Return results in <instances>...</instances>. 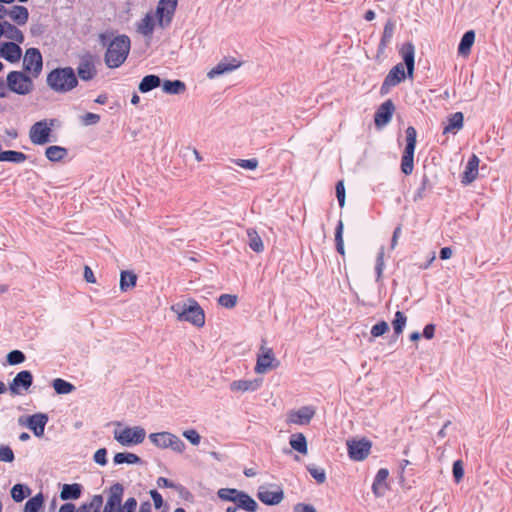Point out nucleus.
<instances>
[{
	"label": "nucleus",
	"instance_id": "obj_55",
	"mask_svg": "<svg viewBox=\"0 0 512 512\" xmlns=\"http://www.w3.org/2000/svg\"><path fill=\"white\" fill-rule=\"evenodd\" d=\"M14 458V453L9 446H0V461L10 463Z\"/></svg>",
	"mask_w": 512,
	"mask_h": 512
},
{
	"label": "nucleus",
	"instance_id": "obj_16",
	"mask_svg": "<svg viewBox=\"0 0 512 512\" xmlns=\"http://www.w3.org/2000/svg\"><path fill=\"white\" fill-rule=\"evenodd\" d=\"M315 415V408L303 406L297 410H291L287 414V423L294 425H307Z\"/></svg>",
	"mask_w": 512,
	"mask_h": 512
},
{
	"label": "nucleus",
	"instance_id": "obj_29",
	"mask_svg": "<svg viewBox=\"0 0 512 512\" xmlns=\"http://www.w3.org/2000/svg\"><path fill=\"white\" fill-rule=\"evenodd\" d=\"M83 487L81 484H63L60 491L61 500H77L82 495Z\"/></svg>",
	"mask_w": 512,
	"mask_h": 512
},
{
	"label": "nucleus",
	"instance_id": "obj_51",
	"mask_svg": "<svg viewBox=\"0 0 512 512\" xmlns=\"http://www.w3.org/2000/svg\"><path fill=\"white\" fill-rule=\"evenodd\" d=\"M218 303L225 308H233L237 304V296L231 294H222L218 298Z\"/></svg>",
	"mask_w": 512,
	"mask_h": 512
},
{
	"label": "nucleus",
	"instance_id": "obj_54",
	"mask_svg": "<svg viewBox=\"0 0 512 512\" xmlns=\"http://www.w3.org/2000/svg\"><path fill=\"white\" fill-rule=\"evenodd\" d=\"M308 471L311 474V476L318 482V483H324L326 480V474L325 471L321 468H317L314 466H309Z\"/></svg>",
	"mask_w": 512,
	"mask_h": 512
},
{
	"label": "nucleus",
	"instance_id": "obj_2",
	"mask_svg": "<svg viewBox=\"0 0 512 512\" xmlns=\"http://www.w3.org/2000/svg\"><path fill=\"white\" fill-rule=\"evenodd\" d=\"M131 47L130 38L126 35H118L107 44L105 64L109 68L120 67L127 59Z\"/></svg>",
	"mask_w": 512,
	"mask_h": 512
},
{
	"label": "nucleus",
	"instance_id": "obj_1",
	"mask_svg": "<svg viewBox=\"0 0 512 512\" xmlns=\"http://www.w3.org/2000/svg\"><path fill=\"white\" fill-rule=\"evenodd\" d=\"M403 63L396 64L385 77L381 94H387L392 87L401 83L406 77L412 79L415 68V47L411 42L404 43L400 49Z\"/></svg>",
	"mask_w": 512,
	"mask_h": 512
},
{
	"label": "nucleus",
	"instance_id": "obj_5",
	"mask_svg": "<svg viewBox=\"0 0 512 512\" xmlns=\"http://www.w3.org/2000/svg\"><path fill=\"white\" fill-rule=\"evenodd\" d=\"M218 497L223 501L235 503L238 509L254 512L257 509L256 501L247 493L233 488H221L217 492Z\"/></svg>",
	"mask_w": 512,
	"mask_h": 512
},
{
	"label": "nucleus",
	"instance_id": "obj_61",
	"mask_svg": "<svg viewBox=\"0 0 512 512\" xmlns=\"http://www.w3.org/2000/svg\"><path fill=\"white\" fill-rule=\"evenodd\" d=\"M157 486L159 488H174L176 490L182 489L181 485H177L171 480L165 478V477H159L157 479Z\"/></svg>",
	"mask_w": 512,
	"mask_h": 512
},
{
	"label": "nucleus",
	"instance_id": "obj_58",
	"mask_svg": "<svg viewBox=\"0 0 512 512\" xmlns=\"http://www.w3.org/2000/svg\"><path fill=\"white\" fill-rule=\"evenodd\" d=\"M183 436L193 445H198L201 441V436L195 429L185 430Z\"/></svg>",
	"mask_w": 512,
	"mask_h": 512
},
{
	"label": "nucleus",
	"instance_id": "obj_35",
	"mask_svg": "<svg viewBox=\"0 0 512 512\" xmlns=\"http://www.w3.org/2000/svg\"><path fill=\"white\" fill-rule=\"evenodd\" d=\"M289 444L292 449L295 451L301 453V454H307L308 448H307V440L304 434L302 433H295L292 434L289 440Z\"/></svg>",
	"mask_w": 512,
	"mask_h": 512
},
{
	"label": "nucleus",
	"instance_id": "obj_57",
	"mask_svg": "<svg viewBox=\"0 0 512 512\" xmlns=\"http://www.w3.org/2000/svg\"><path fill=\"white\" fill-rule=\"evenodd\" d=\"M236 164L239 167L243 168V169L254 170L258 166V161L255 158H252V159H238V160H236Z\"/></svg>",
	"mask_w": 512,
	"mask_h": 512
},
{
	"label": "nucleus",
	"instance_id": "obj_9",
	"mask_svg": "<svg viewBox=\"0 0 512 512\" xmlns=\"http://www.w3.org/2000/svg\"><path fill=\"white\" fill-rule=\"evenodd\" d=\"M406 146L401 158V171L405 175H410L414 169V152L416 147L417 131L414 127L409 126L405 130Z\"/></svg>",
	"mask_w": 512,
	"mask_h": 512
},
{
	"label": "nucleus",
	"instance_id": "obj_3",
	"mask_svg": "<svg viewBox=\"0 0 512 512\" xmlns=\"http://www.w3.org/2000/svg\"><path fill=\"white\" fill-rule=\"evenodd\" d=\"M47 85L57 93H67L78 85L77 75L71 67L53 69L47 75Z\"/></svg>",
	"mask_w": 512,
	"mask_h": 512
},
{
	"label": "nucleus",
	"instance_id": "obj_60",
	"mask_svg": "<svg viewBox=\"0 0 512 512\" xmlns=\"http://www.w3.org/2000/svg\"><path fill=\"white\" fill-rule=\"evenodd\" d=\"M336 197L339 202V206L342 208L345 205V187L343 181H338L336 184Z\"/></svg>",
	"mask_w": 512,
	"mask_h": 512
},
{
	"label": "nucleus",
	"instance_id": "obj_40",
	"mask_svg": "<svg viewBox=\"0 0 512 512\" xmlns=\"http://www.w3.org/2000/svg\"><path fill=\"white\" fill-rule=\"evenodd\" d=\"M247 236H248V244L249 247L257 252L260 253L264 250V244L259 236V234L254 229H248L247 230Z\"/></svg>",
	"mask_w": 512,
	"mask_h": 512
},
{
	"label": "nucleus",
	"instance_id": "obj_11",
	"mask_svg": "<svg viewBox=\"0 0 512 512\" xmlns=\"http://www.w3.org/2000/svg\"><path fill=\"white\" fill-rule=\"evenodd\" d=\"M278 361L275 358L274 352L271 348L262 345L257 355L256 365L254 371L257 374H265L278 366Z\"/></svg>",
	"mask_w": 512,
	"mask_h": 512
},
{
	"label": "nucleus",
	"instance_id": "obj_19",
	"mask_svg": "<svg viewBox=\"0 0 512 512\" xmlns=\"http://www.w3.org/2000/svg\"><path fill=\"white\" fill-rule=\"evenodd\" d=\"M48 415L45 413H36L28 416L26 421L19 420L22 425H26L36 437L44 435L45 426L48 423Z\"/></svg>",
	"mask_w": 512,
	"mask_h": 512
},
{
	"label": "nucleus",
	"instance_id": "obj_14",
	"mask_svg": "<svg viewBox=\"0 0 512 512\" xmlns=\"http://www.w3.org/2000/svg\"><path fill=\"white\" fill-rule=\"evenodd\" d=\"M77 75L83 81H90L96 77V59L93 55L86 54L80 58L77 66Z\"/></svg>",
	"mask_w": 512,
	"mask_h": 512
},
{
	"label": "nucleus",
	"instance_id": "obj_33",
	"mask_svg": "<svg viewBox=\"0 0 512 512\" xmlns=\"http://www.w3.org/2000/svg\"><path fill=\"white\" fill-rule=\"evenodd\" d=\"M161 86V79L159 76L150 74L146 75L141 82L139 83V91L141 93H148L152 91L155 88H158Z\"/></svg>",
	"mask_w": 512,
	"mask_h": 512
},
{
	"label": "nucleus",
	"instance_id": "obj_49",
	"mask_svg": "<svg viewBox=\"0 0 512 512\" xmlns=\"http://www.w3.org/2000/svg\"><path fill=\"white\" fill-rule=\"evenodd\" d=\"M103 506V497L101 495H94L89 502H86L88 512H100Z\"/></svg>",
	"mask_w": 512,
	"mask_h": 512
},
{
	"label": "nucleus",
	"instance_id": "obj_20",
	"mask_svg": "<svg viewBox=\"0 0 512 512\" xmlns=\"http://www.w3.org/2000/svg\"><path fill=\"white\" fill-rule=\"evenodd\" d=\"M20 44L21 43L15 42H2L0 57L12 64L19 62L22 57V49Z\"/></svg>",
	"mask_w": 512,
	"mask_h": 512
},
{
	"label": "nucleus",
	"instance_id": "obj_6",
	"mask_svg": "<svg viewBox=\"0 0 512 512\" xmlns=\"http://www.w3.org/2000/svg\"><path fill=\"white\" fill-rule=\"evenodd\" d=\"M58 125L57 119H43L35 122L29 129V139L34 145H45L51 141L53 128Z\"/></svg>",
	"mask_w": 512,
	"mask_h": 512
},
{
	"label": "nucleus",
	"instance_id": "obj_44",
	"mask_svg": "<svg viewBox=\"0 0 512 512\" xmlns=\"http://www.w3.org/2000/svg\"><path fill=\"white\" fill-rule=\"evenodd\" d=\"M30 494V489L22 484H15L11 489V497L16 502H21Z\"/></svg>",
	"mask_w": 512,
	"mask_h": 512
},
{
	"label": "nucleus",
	"instance_id": "obj_56",
	"mask_svg": "<svg viewBox=\"0 0 512 512\" xmlns=\"http://www.w3.org/2000/svg\"><path fill=\"white\" fill-rule=\"evenodd\" d=\"M137 500L134 497L126 499V501L120 505V512H135L137 509Z\"/></svg>",
	"mask_w": 512,
	"mask_h": 512
},
{
	"label": "nucleus",
	"instance_id": "obj_18",
	"mask_svg": "<svg viewBox=\"0 0 512 512\" xmlns=\"http://www.w3.org/2000/svg\"><path fill=\"white\" fill-rule=\"evenodd\" d=\"M32 383V373L28 370L20 371L9 384V391L13 395H20L22 390L27 391Z\"/></svg>",
	"mask_w": 512,
	"mask_h": 512
},
{
	"label": "nucleus",
	"instance_id": "obj_47",
	"mask_svg": "<svg viewBox=\"0 0 512 512\" xmlns=\"http://www.w3.org/2000/svg\"><path fill=\"white\" fill-rule=\"evenodd\" d=\"M385 268L384 262V247H381L376 260L375 272H376V281L380 282L382 279V274Z\"/></svg>",
	"mask_w": 512,
	"mask_h": 512
},
{
	"label": "nucleus",
	"instance_id": "obj_15",
	"mask_svg": "<svg viewBox=\"0 0 512 512\" xmlns=\"http://www.w3.org/2000/svg\"><path fill=\"white\" fill-rule=\"evenodd\" d=\"M124 494V488L120 483L110 487L107 500L103 506L102 512H120V505Z\"/></svg>",
	"mask_w": 512,
	"mask_h": 512
},
{
	"label": "nucleus",
	"instance_id": "obj_32",
	"mask_svg": "<svg viewBox=\"0 0 512 512\" xmlns=\"http://www.w3.org/2000/svg\"><path fill=\"white\" fill-rule=\"evenodd\" d=\"M475 41V32L469 30L464 33L458 46V53L462 56H468Z\"/></svg>",
	"mask_w": 512,
	"mask_h": 512
},
{
	"label": "nucleus",
	"instance_id": "obj_24",
	"mask_svg": "<svg viewBox=\"0 0 512 512\" xmlns=\"http://www.w3.org/2000/svg\"><path fill=\"white\" fill-rule=\"evenodd\" d=\"M238 67H240V62L237 61L236 59H231V60L224 59V60L220 61L215 67H213L210 71H208L207 77L209 79H214L221 75L230 73V72L236 70Z\"/></svg>",
	"mask_w": 512,
	"mask_h": 512
},
{
	"label": "nucleus",
	"instance_id": "obj_39",
	"mask_svg": "<svg viewBox=\"0 0 512 512\" xmlns=\"http://www.w3.org/2000/svg\"><path fill=\"white\" fill-rule=\"evenodd\" d=\"M171 435L170 432L151 433L149 439L156 447L167 449Z\"/></svg>",
	"mask_w": 512,
	"mask_h": 512
},
{
	"label": "nucleus",
	"instance_id": "obj_45",
	"mask_svg": "<svg viewBox=\"0 0 512 512\" xmlns=\"http://www.w3.org/2000/svg\"><path fill=\"white\" fill-rule=\"evenodd\" d=\"M343 229L344 225L342 220H339L337 223L336 231H335V243H336V250L339 254L342 256L345 255V249H344V241H343Z\"/></svg>",
	"mask_w": 512,
	"mask_h": 512
},
{
	"label": "nucleus",
	"instance_id": "obj_63",
	"mask_svg": "<svg viewBox=\"0 0 512 512\" xmlns=\"http://www.w3.org/2000/svg\"><path fill=\"white\" fill-rule=\"evenodd\" d=\"M464 475V469L461 461H455L453 464V476L457 483H459Z\"/></svg>",
	"mask_w": 512,
	"mask_h": 512
},
{
	"label": "nucleus",
	"instance_id": "obj_50",
	"mask_svg": "<svg viewBox=\"0 0 512 512\" xmlns=\"http://www.w3.org/2000/svg\"><path fill=\"white\" fill-rule=\"evenodd\" d=\"M25 361V355L20 350H13L7 354V362L10 365L21 364Z\"/></svg>",
	"mask_w": 512,
	"mask_h": 512
},
{
	"label": "nucleus",
	"instance_id": "obj_53",
	"mask_svg": "<svg viewBox=\"0 0 512 512\" xmlns=\"http://www.w3.org/2000/svg\"><path fill=\"white\" fill-rule=\"evenodd\" d=\"M58 512H88V508L86 503H83L77 509L73 503H65L59 508Z\"/></svg>",
	"mask_w": 512,
	"mask_h": 512
},
{
	"label": "nucleus",
	"instance_id": "obj_10",
	"mask_svg": "<svg viewBox=\"0 0 512 512\" xmlns=\"http://www.w3.org/2000/svg\"><path fill=\"white\" fill-rule=\"evenodd\" d=\"M158 15L150 10L136 23V31L144 37L146 44H150L154 31L159 27Z\"/></svg>",
	"mask_w": 512,
	"mask_h": 512
},
{
	"label": "nucleus",
	"instance_id": "obj_64",
	"mask_svg": "<svg viewBox=\"0 0 512 512\" xmlns=\"http://www.w3.org/2000/svg\"><path fill=\"white\" fill-rule=\"evenodd\" d=\"M293 512H317L315 507L310 504L297 503L293 507Z\"/></svg>",
	"mask_w": 512,
	"mask_h": 512
},
{
	"label": "nucleus",
	"instance_id": "obj_23",
	"mask_svg": "<svg viewBox=\"0 0 512 512\" xmlns=\"http://www.w3.org/2000/svg\"><path fill=\"white\" fill-rule=\"evenodd\" d=\"M1 37L7 38L8 42L23 43L25 40L23 32L9 21L1 22Z\"/></svg>",
	"mask_w": 512,
	"mask_h": 512
},
{
	"label": "nucleus",
	"instance_id": "obj_7",
	"mask_svg": "<svg viewBox=\"0 0 512 512\" xmlns=\"http://www.w3.org/2000/svg\"><path fill=\"white\" fill-rule=\"evenodd\" d=\"M114 439L124 447H131L142 443L146 431L140 426L117 428L113 432Z\"/></svg>",
	"mask_w": 512,
	"mask_h": 512
},
{
	"label": "nucleus",
	"instance_id": "obj_30",
	"mask_svg": "<svg viewBox=\"0 0 512 512\" xmlns=\"http://www.w3.org/2000/svg\"><path fill=\"white\" fill-rule=\"evenodd\" d=\"M162 91L168 95H180L186 91V85L181 80L161 81Z\"/></svg>",
	"mask_w": 512,
	"mask_h": 512
},
{
	"label": "nucleus",
	"instance_id": "obj_41",
	"mask_svg": "<svg viewBox=\"0 0 512 512\" xmlns=\"http://www.w3.org/2000/svg\"><path fill=\"white\" fill-rule=\"evenodd\" d=\"M137 276L130 271H122L120 275V289L125 292L136 285Z\"/></svg>",
	"mask_w": 512,
	"mask_h": 512
},
{
	"label": "nucleus",
	"instance_id": "obj_59",
	"mask_svg": "<svg viewBox=\"0 0 512 512\" xmlns=\"http://www.w3.org/2000/svg\"><path fill=\"white\" fill-rule=\"evenodd\" d=\"M81 121L85 126L95 125L100 121V116L98 114L88 112L82 116Z\"/></svg>",
	"mask_w": 512,
	"mask_h": 512
},
{
	"label": "nucleus",
	"instance_id": "obj_25",
	"mask_svg": "<svg viewBox=\"0 0 512 512\" xmlns=\"http://www.w3.org/2000/svg\"><path fill=\"white\" fill-rule=\"evenodd\" d=\"M479 163H480V159L478 158L477 155L473 154L469 158V160L465 166V169L463 171V174H462V183L463 184L467 185L476 180V178L478 176V171H479Z\"/></svg>",
	"mask_w": 512,
	"mask_h": 512
},
{
	"label": "nucleus",
	"instance_id": "obj_31",
	"mask_svg": "<svg viewBox=\"0 0 512 512\" xmlns=\"http://www.w3.org/2000/svg\"><path fill=\"white\" fill-rule=\"evenodd\" d=\"M464 116L461 112L451 114L447 119V124L444 126L443 133H456L463 127Z\"/></svg>",
	"mask_w": 512,
	"mask_h": 512
},
{
	"label": "nucleus",
	"instance_id": "obj_62",
	"mask_svg": "<svg viewBox=\"0 0 512 512\" xmlns=\"http://www.w3.org/2000/svg\"><path fill=\"white\" fill-rule=\"evenodd\" d=\"M107 450L105 448H100L98 449L95 454H94V461L101 465V466H105L107 464Z\"/></svg>",
	"mask_w": 512,
	"mask_h": 512
},
{
	"label": "nucleus",
	"instance_id": "obj_37",
	"mask_svg": "<svg viewBox=\"0 0 512 512\" xmlns=\"http://www.w3.org/2000/svg\"><path fill=\"white\" fill-rule=\"evenodd\" d=\"M27 159V155L20 151L7 150L1 151L0 162L23 163Z\"/></svg>",
	"mask_w": 512,
	"mask_h": 512
},
{
	"label": "nucleus",
	"instance_id": "obj_42",
	"mask_svg": "<svg viewBox=\"0 0 512 512\" xmlns=\"http://www.w3.org/2000/svg\"><path fill=\"white\" fill-rule=\"evenodd\" d=\"M43 501L44 498L41 493L35 495L26 502L23 512H39L43 506Z\"/></svg>",
	"mask_w": 512,
	"mask_h": 512
},
{
	"label": "nucleus",
	"instance_id": "obj_8",
	"mask_svg": "<svg viewBox=\"0 0 512 512\" xmlns=\"http://www.w3.org/2000/svg\"><path fill=\"white\" fill-rule=\"evenodd\" d=\"M7 87L9 91L25 96L33 91L34 83L31 77L24 72L11 71L7 75Z\"/></svg>",
	"mask_w": 512,
	"mask_h": 512
},
{
	"label": "nucleus",
	"instance_id": "obj_34",
	"mask_svg": "<svg viewBox=\"0 0 512 512\" xmlns=\"http://www.w3.org/2000/svg\"><path fill=\"white\" fill-rule=\"evenodd\" d=\"M395 31V23L392 20H388L383 29V34L379 43L378 50L383 52L391 42Z\"/></svg>",
	"mask_w": 512,
	"mask_h": 512
},
{
	"label": "nucleus",
	"instance_id": "obj_22",
	"mask_svg": "<svg viewBox=\"0 0 512 512\" xmlns=\"http://www.w3.org/2000/svg\"><path fill=\"white\" fill-rule=\"evenodd\" d=\"M394 110L395 106L391 100L382 103L375 113L374 121L376 126L382 127L387 125L392 119Z\"/></svg>",
	"mask_w": 512,
	"mask_h": 512
},
{
	"label": "nucleus",
	"instance_id": "obj_36",
	"mask_svg": "<svg viewBox=\"0 0 512 512\" xmlns=\"http://www.w3.org/2000/svg\"><path fill=\"white\" fill-rule=\"evenodd\" d=\"M68 154L66 148L62 146L52 145L46 148L45 156L51 162H59L64 159Z\"/></svg>",
	"mask_w": 512,
	"mask_h": 512
},
{
	"label": "nucleus",
	"instance_id": "obj_38",
	"mask_svg": "<svg viewBox=\"0 0 512 512\" xmlns=\"http://www.w3.org/2000/svg\"><path fill=\"white\" fill-rule=\"evenodd\" d=\"M113 462L115 465L121 464H140L142 462L141 458L134 453L130 452H120L116 453Z\"/></svg>",
	"mask_w": 512,
	"mask_h": 512
},
{
	"label": "nucleus",
	"instance_id": "obj_52",
	"mask_svg": "<svg viewBox=\"0 0 512 512\" xmlns=\"http://www.w3.org/2000/svg\"><path fill=\"white\" fill-rule=\"evenodd\" d=\"M388 330L389 326L387 322L380 321L379 323L372 326L370 333L373 338H376L384 335Z\"/></svg>",
	"mask_w": 512,
	"mask_h": 512
},
{
	"label": "nucleus",
	"instance_id": "obj_12",
	"mask_svg": "<svg viewBox=\"0 0 512 512\" xmlns=\"http://www.w3.org/2000/svg\"><path fill=\"white\" fill-rule=\"evenodd\" d=\"M178 0H160L153 12L158 15L160 28H166L170 25L177 7Z\"/></svg>",
	"mask_w": 512,
	"mask_h": 512
},
{
	"label": "nucleus",
	"instance_id": "obj_4",
	"mask_svg": "<svg viewBox=\"0 0 512 512\" xmlns=\"http://www.w3.org/2000/svg\"><path fill=\"white\" fill-rule=\"evenodd\" d=\"M171 311L179 321H185L197 327L205 324V315L200 305L194 299L177 302L171 306Z\"/></svg>",
	"mask_w": 512,
	"mask_h": 512
},
{
	"label": "nucleus",
	"instance_id": "obj_43",
	"mask_svg": "<svg viewBox=\"0 0 512 512\" xmlns=\"http://www.w3.org/2000/svg\"><path fill=\"white\" fill-rule=\"evenodd\" d=\"M52 386L58 394H69L75 389L73 384L61 378L54 379Z\"/></svg>",
	"mask_w": 512,
	"mask_h": 512
},
{
	"label": "nucleus",
	"instance_id": "obj_27",
	"mask_svg": "<svg viewBox=\"0 0 512 512\" xmlns=\"http://www.w3.org/2000/svg\"><path fill=\"white\" fill-rule=\"evenodd\" d=\"M389 476V471L386 468H381L378 470L373 484H372V491L375 494V496L380 497L383 496L388 485H387V479Z\"/></svg>",
	"mask_w": 512,
	"mask_h": 512
},
{
	"label": "nucleus",
	"instance_id": "obj_13",
	"mask_svg": "<svg viewBox=\"0 0 512 512\" xmlns=\"http://www.w3.org/2000/svg\"><path fill=\"white\" fill-rule=\"evenodd\" d=\"M43 60L40 51L37 48H29L26 50L23 59V68L26 72L31 73L34 77L42 71Z\"/></svg>",
	"mask_w": 512,
	"mask_h": 512
},
{
	"label": "nucleus",
	"instance_id": "obj_26",
	"mask_svg": "<svg viewBox=\"0 0 512 512\" xmlns=\"http://www.w3.org/2000/svg\"><path fill=\"white\" fill-rule=\"evenodd\" d=\"M262 385V379H249V380H235L233 381L229 388L232 392H253L260 388Z\"/></svg>",
	"mask_w": 512,
	"mask_h": 512
},
{
	"label": "nucleus",
	"instance_id": "obj_46",
	"mask_svg": "<svg viewBox=\"0 0 512 512\" xmlns=\"http://www.w3.org/2000/svg\"><path fill=\"white\" fill-rule=\"evenodd\" d=\"M406 322L407 317L404 315V313L397 311L392 321V326L396 335H400L403 332L406 326Z\"/></svg>",
	"mask_w": 512,
	"mask_h": 512
},
{
	"label": "nucleus",
	"instance_id": "obj_28",
	"mask_svg": "<svg viewBox=\"0 0 512 512\" xmlns=\"http://www.w3.org/2000/svg\"><path fill=\"white\" fill-rule=\"evenodd\" d=\"M7 16L18 26H23L29 19L28 9L24 6L15 5L8 8Z\"/></svg>",
	"mask_w": 512,
	"mask_h": 512
},
{
	"label": "nucleus",
	"instance_id": "obj_48",
	"mask_svg": "<svg viewBox=\"0 0 512 512\" xmlns=\"http://www.w3.org/2000/svg\"><path fill=\"white\" fill-rule=\"evenodd\" d=\"M185 443L175 434L172 433L168 448L172 449L174 452L182 453L185 450Z\"/></svg>",
	"mask_w": 512,
	"mask_h": 512
},
{
	"label": "nucleus",
	"instance_id": "obj_21",
	"mask_svg": "<svg viewBox=\"0 0 512 512\" xmlns=\"http://www.w3.org/2000/svg\"><path fill=\"white\" fill-rule=\"evenodd\" d=\"M284 494L280 488L270 489L261 486L258 491V498L267 505H277L283 500Z\"/></svg>",
	"mask_w": 512,
	"mask_h": 512
},
{
	"label": "nucleus",
	"instance_id": "obj_17",
	"mask_svg": "<svg viewBox=\"0 0 512 512\" xmlns=\"http://www.w3.org/2000/svg\"><path fill=\"white\" fill-rule=\"evenodd\" d=\"M349 457L355 461L364 460L370 453L371 443L366 439L347 442Z\"/></svg>",
	"mask_w": 512,
	"mask_h": 512
}]
</instances>
